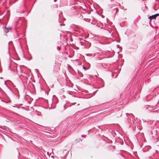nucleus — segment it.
Here are the masks:
<instances>
[{"label":"nucleus","instance_id":"f257e3e1","mask_svg":"<svg viewBox=\"0 0 159 159\" xmlns=\"http://www.w3.org/2000/svg\"><path fill=\"white\" fill-rule=\"evenodd\" d=\"M140 139H141V141H142L143 143L146 142V141L144 136V134L143 133H141L140 135Z\"/></svg>","mask_w":159,"mask_h":159},{"label":"nucleus","instance_id":"f03ea898","mask_svg":"<svg viewBox=\"0 0 159 159\" xmlns=\"http://www.w3.org/2000/svg\"><path fill=\"white\" fill-rule=\"evenodd\" d=\"M159 16V13H157L149 16L148 18L150 20H152L155 19L157 16Z\"/></svg>","mask_w":159,"mask_h":159},{"label":"nucleus","instance_id":"7ed1b4c3","mask_svg":"<svg viewBox=\"0 0 159 159\" xmlns=\"http://www.w3.org/2000/svg\"><path fill=\"white\" fill-rule=\"evenodd\" d=\"M152 99V97L151 95H149L146 97V100L147 101H148L150 100L151 99Z\"/></svg>","mask_w":159,"mask_h":159},{"label":"nucleus","instance_id":"20e7f679","mask_svg":"<svg viewBox=\"0 0 159 159\" xmlns=\"http://www.w3.org/2000/svg\"><path fill=\"white\" fill-rule=\"evenodd\" d=\"M159 100L157 99L156 102H152L151 104L153 105V106H156L158 103Z\"/></svg>","mask_w":159,"mask_h":159},{"label":"nucleus","instance_id":"39448f33","mask_svg":"<svg viewBox=\"0 0 159 159\" xmlns=\"http://www.w3.org/2000/svg\"><path fill=\"white\" fill-rule=\"evenodd\" d=\"M11 27L7 28H5L4 30V31L6 33H7L9 32V30H11Z\"/></svg>","mask_w":159,"mask_h":159},{"label":"nucleus","instance_id":"423d86ee","mask_svg":"<svg viewBox=\"0 0 159 159\" xmlns=\"http://www.w3.org/2000/svg\"><path fill=\"white\" fill-rule=\"evenodd\" d=\"M156 130H153L152 131H151V133H152V135H153V134H152V133L153 132L154 133H156Z\"/></svg>","mask_w":159,"mask_h":159},{"label":"nucleus","instance_id":"0eeeda50","mask_svg":"<svg viewBox=\"0 0 159 159\" xmlns=\"http://www.w3.org/2000/svg\"><path fill=\"white\" fill-rule=\"evenodd\" d=\"M146 150H147V149H146V148H144L142 149V150L143 152H146Z\"/></svg>","mask_w":159,"mask_h":159},{"label":"nucleus","instance_id":"6e6552de","mask_svg":"<svg viewBox=\"0 0 159 159\" xmlns=\"http://www.w3.org/2000/svg\"><path fill=\"white\" fill-rule=\"evenodd\" d=\"M115 10H116V13H117V11H118V9H117V8H116V9H115Z\"/></svg>","mask_w":159,"mask_h":159},{"label":"nucleus","instance_id":"1a4fd4ad","mask_svg":"<svg viewBox=\"0 0 159 159\" xmlns=\"http://www.w3.org/2000/svg\"><path fill=\"white\" fill-rule=\"evenodd\" d=\"M83 69H84L85 70H86V68H85V67H83Z\"/></svg>","mask_w":159,"mask_h":159},{"label":"nucleus","instance_id":"9d476101","mask_svg":"<svg viewBox=\"0 0 159 159\" xmlns=\"http://www.w3.org/2000/svg\"><path fill=\"white\" fill-rule=\"evenodd\" d=\"M141 128H140V129H139V130L140 131L141 130Z\"/></svg>","mask_w":159,"mask_h":159},{"label":"nucleus","instance_id":"9b49d317","mask_svg":"<svg viewBox=\"0 0 159 159\" xmlns=\"http://www.w3.org/2000/svg\"><path fill=\"white\" fill-rule=\"evenodd\" d=\"M156 159H159V158H156Z\"/></svg>","mask_w":159,"mask_h":159},{"label":"nucleus","instance_id":"f8f14e48","mask_svg":"<svg viewBox=\"0 0 159 159\" xmlns=\"http://www.w3.org/2000/svg\"><path fill=\"white\" fill-rule=\"evenodd\" d=\"M54 2H56V0H54Z\"/></svg>","mask_w":159,"mask_h":159},{"label":"nucleus","instance_id":"ddd939ff","mask_svg":"<svg viewBox=\"0 0 159 159\" xmlns=\"http://www.w3.org/2000/svg\"><path fill=\"white\" fill-rule=\"evenodd\" d=\"M152 137L154 138V137L153 136V135L152 136Z\"/></svg>","mask_w":159,"mask_h":159},{"label":"nucleus","instance_id":"4468645a","mask_svg":"<svg viewBox=\"0 0 159 159\" xmlns=\"http://www.w3.org/2000/svg\"><path fill=\"white\" fill-rule=\"evenodd\" d=\"M150 158V159H152V158Z\"/></svg>","mask_w":159,"mask_h":159},{"label":"nucleus","instance_id":"2eb2a0df","mask_svg":"<svg viewBox=\"0 0 159 159\" xmlns=\"http://www.w3.org/2000/svg\"><path fill=\"white\" fill-rule=\"evenodd\" d=\"M157 137V135H156H156H155Z\"/></svg>","mask_w":159,"mask_h":159},{"label":"nucleus","instance_id":"dca6fc26","mask_svg":"<svg viewBox=\"0 0 159 159\" xmlns=\"http://www.w3.org/2000/svg\"><path fill=\"white\" fill-rule=\"evenodd\" d=\"M82 137H84V135H82Z\"/></svg>","mask_w":159,"mask_h":159}]
</instances>
